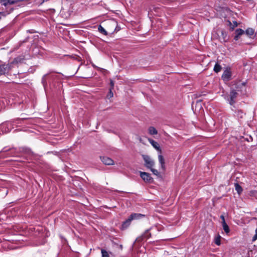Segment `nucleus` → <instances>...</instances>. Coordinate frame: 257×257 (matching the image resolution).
I'll use <instances>...</instances> for the list:
<instances>
[{"instance_id":"b1692460","label":"nucleus","mask_w":257,"mask_h":257,"mask_svg":"<svg viewBox=\"0 0 257 257\" xmlns=\"http://www.w3.org/2000/svg\"><path fill=\"white\" fill-rule=\"evenodd\" d=\"M101 253L102 257H110L108 252L104 249H101Z\"/></svg>"},{"instance_id":"c9c22d12","label":"nucleus","mask_w":257,"mask_h":257,"mask_svg":"<svg viewBox=\"0 0 257 257\" xmlns=\"http://www.w3.org/2000/svg\"><path fill=\"white\" fill-rule=\"evenodd\" d=\"M76 59L79 61H81V58L80 57H77Z\"/></svg>"},{"instance_id":"ea45409f","label":"nucleus","mask_w":257,"mask_h":257,"mask_svg":"<svg viewBox=\"0 0 257 257\" xmlns=\"http://www.w3.org/2000/svg\"><path fill=\"white\" fill-rule=\"evenodd\" d=\"M2 13H3L2 12H0V14H2Z\"/></svg>"},{"instance_id":"9b49d317","label":"nucleus","mask_w":257,"mask_h":257,"mask_svg":"<svg viewBox=\"0 0 257 257\" xmlns=\"http://www.w3.org/2000/svg\"><path fill=\"white\" fill-rule=\"evenodd\" d=\"M244 34L250 38H253L254 36V30L251 28H248L244 31Z\"/></svg>"},{"instance_id":"412c9836","label":"nucleus","mask_w":257,"mask_h":257,"mask_svg":"<svg viewBox=\"0 0 257 257\" xmlns=\"http://www.w3.org/2000/svg\"><path fill=\"white\" fill-rule=\"evenodd\" d=\"M149 133L150 135H156L158 133L157 130L153 126H150L149 128Z\"/></svg>"},{"instance_id":"ddd939ff","label":"nucleus","mask_w":257,"mask_h":257,"mask_svg":"<svg viewBox=\"0 0 257 257\" xmlns=\"http://www.w3.org/2000/svg\"><path fill=\"white\" fill-rule=\"evenodd\" d=\"M149 142L151 144L152 146L154 148H155L158 151H159L160 153V154H161L162 151L160 148L159 144L157 142L155 141L152 139H149Z\"/></svg>"},{"instance_id":"1a4fd4ad","label":"nucleus","mask_w":257,"mask_h":257,"mask_svg":"<svg viewBox=\"0 0 257 257\" xmlns=\"http://www.w3.org/2000/svg\"><path fill=\"white\" fill-rule=\"evenodd\" d=\"M244 34V31L241 29H237L235 31V36L234 37V40L236 41L239 40L240 36Z\"/></svg>"},{"instance_id":"473e14b6","label":"nucleus","mask_w":257,"mask_h":257,"mask_svg":"<svg viewBox=\"0 0 257 257\" xmlns=\"http://www.w3.org/2000/svg\"><path fill=\"white\" fill-rule=\"evenodd\" d=\"M220 218L222 220V223H224V222H225V218H224V216L223 215H221L220 216Z\"/></svg>"},{"instance_id":"f704fd0d","label":"nucleus","mask_w":257,"mask_h":257,"mask_svg":"<svg viewBox=\"0 0 257 257\" xmlns=\"http://www.w3.org/2000/svg\"><path fill=\"white\" fill-rule=\"evenodd\" d=\"M227 23H228V26H229L230 28H231V26H232V23H231L230 21H229V20H228V21H227Z\"/></svg>"},{"instance_id":"4be33fe9","label":"nucleus","mask_w":257,"mask_h":257,"mask_svg":"<svg viewBox=\"0 0 257 257\" xmlns=\"http://www.w3.org/2000/svg\"><path fill=\"white\" fill-rule=\"evenodd\" d=\"M220 239L221 236L220 235L218 234L214 238V243L217 245H220L221 244Z\"/></svg>"},{"instance_id":"5701e85b","label":"nucleus","mask_w":257,"mask_h":257,"mask_svg":"<svg viewBox=\"0 0 257 257\" xmlns=\"http://www.w3.org/2000/svg\"><path fill=\"white\" fill-rule=\"evenodd\" d=\"M222 224L223 229H224V231L226 233H228L230 231L228 225L226 224V222H224Z\"/></svg>"},{"instance_id":"393cba45","label":"nucleus","mask_w":257,"mask_h":257,"mask_svg":"<svg viewBox=\"0 0 257 257\" xmlns=\"http://www.w3.org/2000/svg\"><path fill=\"white\" fill-rule=\"evenodd\" d=\"M238 26V23L236 21H233L232 26L230 28V31H233L234 29Z\"/></svg>"},{"instance_id":"2f4dec72","label":"nucleus","mask_w":257,"mask_h":257,"mask_svg":"<svg viewBox=\"0 0 257 257\" xmlns=\"http://www.w3.org/2000/svg\"><path fill=\"white\" fill-rule=\"evenodd\" d=\"M58 76L57 75H51L50 77H49V78H50V80H52L53 79H56L58 78Z\"/></svg>"},{"instance_id":"f03ea898","label":"nucleus","mask_w":257,"mask_h":257,"mask_svg":"<svg viewBox=\"0 0 257 257\" xmlns=\"http://www.w3.org/2000/svg\"><path fill=\"white\" fill-rule=\"evenodd\" d=\"M236 91V90L234 89L231 90L229 95L226 98L227 101L231 105H233L236 103V99L238 95Z\"/></svg>"},{"instance_id":"a878e982","label":"nucleus","mask_w":257,"mask_h":257,"mask_svg":"<svg viewBox=\"0 0 257 257\" xmlns=\"http://www.w3.org/2000/svg\"><path fill=\"white\" fill-rule=\"evenodd\" d=\"M48 76V74H45V75L43 76L42 79V83L44 85H45L47 82H46V79H47V77Z\"/></svg>"},{"instance_id":"39448f33","label":"nucleus","mask_w":257,"mask_h":257,"mask_svg":"<svg viewBox=\"0 0 257 257\" xmlns=\"http://www.w3.org/2000/svg\"><path fill=\"white\" fill-rule=\"evenodd\" d=\"M236 89L235 90L237 91L240 92L241 93L243 94L246 92V82H239L236 84Z\"/></svg>"},{"instance_id":"4468645a","label":"nucleus","mask_w":257,"mask_h":257,"mask_svg":"<svg viewBox=\"0 0 257 257\" xmlns=\"http://www.w3.org/2000/svg\"><path fill=\"white\" fill-rule=\"evenodd\" d=\"M130 216L131 217V219H139L141 218L144 217L146 216V215L143 214L141 213H132Z\"/></svg>"},{"instance_id":"f8f14e48","label":"nucleus","mask_w":257,"mask_h":257,"mask_svg":"<svg viewBox=\"0 0 257 257\" xmlns=\"http://www.w3.org/2000/svg\"><path fill=\"white\" fill-rule=\"evenodd\" d=\"M132 220L133 219H131V217L130 216L126 220L122 222L121 225V229H125L127 228L131 224V222Z\"/></svg>"},{"instance_id":"72a5a7b5","label":"nucleus","mask_w":257,"mask_h":257,"mask_svg":"<svg viewBox=\"0 0 257 257\" xmlns=\"http://www.w3.org/2000/svg\"><path fill=\"white\" fill-rule=\"evenodd\" d=\"M257 239V234L255 233L252 237V241H255Z\"/></svg>"},{"instance_id":"f257e3e1","label":"nucleus","mask_w":257,"mask_h":257,"mask_svg":"<svg viewBox=\"0 0 257 257\" xmlns=\"http://www.w3.org/2000/svg\"><path fill=\"white\" fill-rule=\"evenodd\" d=\"M142 157L145 162V166L148 169H152L155 164V161L149 156L143 155Z\"/></svg>"},{"instance_id":"dca6fc26","label":"nucleus","mask_w":257,"mask_h":257,"mask_svg":"<svg viewBox=\"0 0 257 257\" xmlns=\"http://www.w3.org/2000/svg\"><path fill=\"white\" fill-rule=\"evenodd\" d=\"M4 6H7L8 5H13L19 2L17 0H3Z\"/></svg>"},{"instance_id":"a211bd4d","label":"nucleus","mask_w":257,"mask_h":257,"mask_svg":"<svg viewBox=\"0 0 257 257\" xmlns=\"http://www.w3.org/2000/svg\"><path fill=\"white\" fill-rule=\"evenodd\" d=\"M98 30L100 33L103 34L105 36H107L108 35L107 31L100 25L98 26Z\"/></svg>"},{"instance_id":"9d476101","label":"nucleus","mask_w":257,"mask_h":257,"mask_svg":"<svg viewBox=\"0 0 257 257\" xmlns=\"http://www.w3.org/2000/svg\"><path fill=\"white\" fill-rule=\"evenodd\" d=\"M10 68L6 65H0V76L5 75L9 71Z\"/></svg>"},{"instance_id":"423d86ee","label":"nucleus","mask_w":257,"mask_h":257,"mask_svg":"<svg viewBox=\"0 0 257 257\" xmlns=\"http://www.w3.org/2000/svg\"><path fill=\"white\" fill-rule=\"evenodd\" d=\"M219 37L220 41L221 43L227 42L229 40V36L228 35V34L224 30H222L221 31V35Z\"/></svg>"},{"instance_id":"f3484780","label":"nucleus","mask_w":257,"mask_h":257,"mask_svg":"<svg viewBox=\"0 0 257 257\" xmlns=\"http://www.w3.org/2000/svg\"><path fill=\"white\" fill-rule=\"evenodd\" d=\"M234 187L235 189L237 191V193L240 195L243 191L241 186L238 183H236L234 184Z\"/></svg>"},{"instance_id":"0eeeda50","label":"nucleus","mask_w":257,"mask_h":257,"mask_svg":"<svg viewBox=\"0 0 257 257\" xmlns=\"http://www.w3.org/2000/svg\"><path fill=\"white\" fill-rule=\"evenodd\" d=\"M100 159L103 163L106 165H112L114 161L111 158L107 157H100Z\"/></svg>"},{"instance_id":"4c0bfd02","label":"nucleus","mask_w":257,"mask_h":257,"mask_svg":"<svg viewBox=\"0 0 257 257\" xmlns=\"http://www.w3.org/2000/svg\"><path fill=\"white\" fill-rule=\"evenodd\" d=\"M255 233L257 234V228L255 229Z\"/></svg>"},{"instance_id":"c85d7f7f","label":"nucleus","mask_w":257,"mask_h":257,"mask_svg":"<svg viewBox=\"0 0 257 257\" xmlns=\"http://www.w3.org/2000/svg\"><path fill=\"white\" fill-rule=\"evenodd\" d=\"M112 90L113 89H109V93H108V94L107 95V97L108 98H111L113 96V92L112 91Z\"/></svg>"},{"instance_id":"c756f323","label":"nucleus","mask_w":257,"mask_h":257,"mask_svg":"<svg viewBox=\"0 0 257 257\" xmlns=\"http://www.w3.org/2000/svg\"><path fill=\"white\" fill-rule=\"evenodd\" d=\"M112 243L114 245H116L117 246H118L119 247V248L120 249V250H122V248H123V246L122 244H118L116 243H115V242L113 241L112 242Z\"/></svg>"},{"instance_id":"7c9ffc66","label":"nucleus","mask_w":257,"mask_h":257,"mask_svg":"<svg viewBox=\"0 0 257 257\" xmlns=\"http://www.w3.org/2000/svg\"><path fill=\"white\" fill-rule=\"evenodd\" d=\"M110 88L109 89H113L114 86V83L113 80H110Z\"/></svg>"},{"instance_id":"bb28decb","label":"nucleus","mask_w":257,"mask_h":257,"mask_svg":"<svg viewBox=\"0 0 257 257\" xmlns=\"http://www.w3.org/2000/svg\"><path fill=\"white\" fill-rule=\"evenodd\" d=\"M112 24L114 26H115V28L114 29V32H118V31H119V30L120 29V27H118L117 26V23L116 22H112Z\"/></svg>"},{"instance_id":"6e6552de","label":"nucleus","mask_w":257,"mask_h":257,"mask_svg":"<svg viewBox=\"0 0 257 257\" xmlns=\"http://www.w3.org/2000/svg\"><path fill=\"white\" fill-rule=\"evenodd\" d=\"M149 231L150 229L146 230L145 232L144 233V234H142V236L138 237L136 240L138 241H141L145 238L148 239L151 237V233L149 232Z\"/></svg>"},{"instance_id":"20e7f679","label":"nucleus","mask_w":257,"mask_h":257,"mask_svg":"<svg viewBox=\"0 0 257 257\" xmlns=\"http://www.w3.org/2000/svg\"><path fill=\"white\" fill-rule=\"evenodd\" d=\"M231 72L230 68H227L223 72L221 78L223 80L228 81L231 79Z\"/></svg>"},{"instance_id":"7ed1b4c3","label":"nucleus","mask_w":257,"mask_h":257,"mask_svg":"<svg viewBox=\"0 0 257 257\" xmlns=\"http://www.w3.org/2000/svg\"><path fill=\"white\" fill-rule=\"evenodd\" d=\"M140 176L142 179L148 183H152L153 182V178L151 177L150 174L145 172H140Z\"/></svg>"},{"instance_id":"e433bc0d","label":"nucleus","mask_w":257,"mask_h":257,"mask_svg":"<svg viewBox=\"0 0 257 257\" xmlns=\"http://www.w3.org/2000/svg\"><path fill=\"white\" fill-rule=\"evenodd\" d=\"M0 4H2L3 5H4V1H3V0H0Z\"/></svg>"},{"instance_id":"aec40b11","label":"nucleus","mask_w":257,"mask_h":257,"mask_svg":"<svg viewBox=\"0 0 257 257\" xmlns=\"http://www.w3.org/2000/svg\"><path fill=\"white\" fill-rule=\"evenodd\" d=\"M222 67L218 62L216 63L213 70L216 73H218L221 70Z\"/></svg>"},{"instance_id":"6ab92c4d","label":"nucleus","mask_w":257,"mask_h":257,"mask_svg":"<svg viewBox=\"0 0 257 257\" xmlns=\"http://www.w3.org/2000/svg\"><path fill=\"white\" fill-rule=\"evenodd\" d=\"M235 115L238 118H242L244 115V113L241 110L238 109L235 111Z\"/></svg>"},{"instance_id":"cd10ccee","label":"nucleus","mask_w":257,"mask_h":257,"mask_svg":"<svg viewBox=\"0 0 257 257\" xmlns=\"http://www.w3.org/2000/svg\"><path fill=\"white\" fill-rule=\"evenodd\" d=\"M150 170L152 171V172L155 175L158 176L159 175V172L158 171V170L155 169L153 168L152 169H150Z\"/></svg>"},{"instance_id":"2eb2a0df","label":"nucleus","mask_w":257,"mask_h":257,"mask_svg":"<svg viewBox=\"0 0 257 257\" xmlns=\"http://www.w3.org/2000/svg\"><path fill=\"white\" fill-rule=\"evenodd\" d=\"M158 159H159V163L161 164L162 169L163 170H164L165 169V160H164L163 156L161 154L159 155L158 156Z\"/></svg>"},{"instance_id":"58836bf2","label":"nucleus","mask_w":257,"mask_h":257,"mask_svg":"<svg viewBox=\"0 0 257 257\" xmlns=\"http://www.w3.org/2000/svg\"><path fill=\"white\" fill-rule=\"evenodd\" d=\"M139 140H140V142H141L142 141L141 138H140Z\"/></svg>"}]
</instances>
